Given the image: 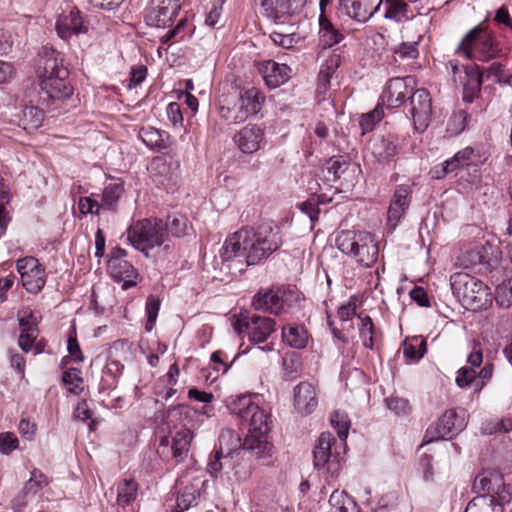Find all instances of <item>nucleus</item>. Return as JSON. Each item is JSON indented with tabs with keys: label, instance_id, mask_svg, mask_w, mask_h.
<instances>
[{
	"label": "nucleus",
	"instance_id": "f257e3e1",
	"mask_svg": "<svg viewBox=\"0 0 512 512\" xmlns=\"http://www.w3.org/2000/svg\"><path fill=\"white\" fill-rule=\"evenodd\" d=\"M281 245L278 229L271 226H261L257 230L246 227L226 239L220 256L229 269L242 273L246 267L268 258Z\"/></svg>",
	"mask_w": 512,
	"mask_h": 512
},
{
	"label": "nucleus",
	"instance_id": "f03ea898",
	"mask_svg": "<svg viewBox=\"0 0 512 512\" xmlns=\"http://www.w3.org/2000/svg\"><path fill=\"white\" fill-rule=\"evenodd\" d=\"M256 396H231L226 406L231 414L241 421L248 423V434L243 442V449L250 452L263 464H269L274 453V446L270 440L272 430L271 415L255 402Z\"/></svg>",
	"mask_w": 512,
	"mask_h": 512
},
{
	"label": "nucleus",
	"instance_id": "7ed1b4c3",
	"mask_svg": "<svg viewBox=\"0 0 512 512\" xmlns=\"http://www.w3.org/2000/svg\"><path fill=\"white\" fill-rule=\"evenodd\" d=\"M36 73L40 89L49 99L64 100L73 94L69 71L62 64L60 53L53 48H42Z\"/></svg>",
	"mask_w": 512,
	"mask_h": 512
},
{
	"label": "nucleus",
	"instance_id": "20e7f679",
	"mask_svg": "<svg viewBox=\"0 0 512 512\" xmlns=\"http://www.w3.org/2000/svg\"><path fill=\"white\" fill-rule=\"evenodd\" d=\"M501 48L495 36L482 24L469 30L461 39L455 53L469 60L489 62L500 57Z\"/></svg>",
	"mask_w": 512,
	"mask_h": 512
},
{
	"label": "nucleus",
	"instance_id": "39448f33",
	"mask_svg": "<svg viewBox=\"0 0 512 512\" xmlns=\"http://www.w3.org/2000/svg\"><path fill=\"white\" fill-rule=\"evenodd\" d=\"M127 239L130 244L138 251H141L145 257H149V250L166 244L168 233L163 220L159 218H145L134 222L127 229Z\"/></svg>",
	"mask_w": 512,
	"mask_h": 512
},
{
	"label": "nucleus",
	"instance_id": "423d86ee",
	"mask_svg": "<svg viewBox=\"0 0 512 512\" xmlns=\"http://www.w3.org/2000/svg\"><path fill=\"white\" fill-rule=\"evenodd\" d=\"M453 294L470 310L486 309L492 303V294L487 285L465 272L450 277Z\"/></svg>",
	"mask_w": 512,
	"mask_h": 512
},
{
	"label": "nucleus",
	"instance_id": "0eeeda50",
	"mask_svg": "<svg viewBox=\"0 0 512 512\" xmlns=\"http://www.w3.org/2000/svg\"><path fill=\"white\" fill-rule=\"evenodd\" d=\"M338 249L363 267H371L378 259L379 248L366 231H342L336 237Z\"/></svg>",
	"mask_w": 512,
	"mask_h": 512
},
{
	"label": "nucleus",
	"instance_id": "6e6552de",
	"mask_svg": "<svg viewBox=\"0 0 512 512\" xmlns=\"http://www.w3.org/2000/svg\"><path fill=\"white\" fill-rule=\"evenodd\" d=\"M234 330L240 335L246 333L253 343H264L276 330L274 319L260 315L240 313L232 322Z\"/></svg>",
	"mask_w": 512,
	"mask_h": 512
},
{
	"label": "nucleus",
	"instance_id": "1a4fd4ad",
	"mask_svg": "<svg viewBox=\"0 0 512 512\" xmlns=\"http://www.w3.org/2000/svg\"><path fill=\"white\" fill-rule=\"evenodd\" d=\"M314 466L317 469H326L332 475L340 469V452L338 443L330 432H323L316 441L314 450Z\"/></svg>",
	"mask_w": 512,
	"mask_h": 512
},
{
	"label": "nucleus",
	"instance_id": "9d476101",
	"mask_svg": "<svg viewBox=\"0 0 512 512\" xmlns=\"http://www.w3.org/2000/svg\"><path fill=\"white\" fill-rule=\"evenodd\" d=\"M466 413L463 409L447 410L434 426H430L426 431L428 442L448 439L460 433L466 427Z\"/></svg>",
	"mask_w": 512,
	"mask_h": 512
},
{
	"label": "nucleus",
	"instance_id": "9b49d317",
	"mask_svg": "<svg viewBox=\"0 0 512 512\" xmlns=\"http://www.w3.org/2000/svg\"><path fill=\"white\" fill-rule=\"evenodd\" d=\"M21 282L27 292L36 294L46 283L45 268L32 256L21 258L16 264Z\"/></svg>",
	"mask_w": 512,
	"mask_h": 512
},
{
	"label": "nucleus",
	"instance_id": "f8f14e48",
	"mask_svg": "<svg viewBox=\"0 0 512 512\" xmlns=\"http://www.w3.org/2000/svg\"><path fill=\"white\" fill-rule=\"evenodd\" d=\"M415 80L412 77L392 78L388 81L383 93L381 94L379 103L387 108H397L401 106L406 99H410L413 93Z\"/></svg>",
	"mask_w": 512,
	"mask_h": 512
},
{
	"label": "nucleus",
	"instance_id": "ddd939ff",
	"mask_svg": "<svg viewBox=\"0 0 512 512\" xmlns=\"http://www.w3.org/2000/svg\"><path fill=\"white\" fill-rule=\"evenodd\" d=\"M410 114L417 131L423 132L431 121L432 100L426 89L413 91L409 99Z\"/></svg>",
	"mask_w": 512,
	"mask_h": 512
},
{
	"label": "nucleus",
	"instance_id": "4468645a",
	"mask_svg": "<svg viewBox=\"0 0 512 512\" xmlns=\"http://www.w3.org/2000/svg\"><path fill=\"white\" fill-rule=\"evenodd\" d=\"M179 9V0H152L146 22L150 26L165 27L176 17Z\"/></svg>",
	"mask_w": 512,
	"mask_h": 512
},
{
	"label": "nucleus",
	"instance_id": "2eb2a0df",
	"mask_svg": "<svg viewBox=\"0 0 512 512\" xmlns=\"http://www.w3.org/2000/svg\"><path fill=\"white\" fill-rule=\"evenodd\" d=\"M107 271L115 281L122 282L123 290H127L137 284L139 274L134 266L125 259L109 258Z\"/></svg>",
	"mask_w": 512,
	"mask_h": 512
},
{
	"label": "nucleus",
	"instance_id": "dca6fc26",
	"mask_svg": "<svg viewBox=\"0 0 512 512\" xmlns=\"http://www.w3.org/2000/svg\"><path fill=\"white\" fill-rule=\"evenodd\" d=\"M382 2L383 0H340V7L350 18L366 22L379 10Z\"/></svg>",
	"mask_w": 512,
	"mask_h": 512
},
{
	"label": "nucleus",
	"instance_id": "f3484780",
	"mask_svg": "<svg viewBox=\"0 0 512 512\" xmlns=\"http://www.w3.org/2000/svg\"><path fill=\"white\" fill-rule=\"evenodd\" d=\"M55 29L60 38L67 40L73 35L86 33L88 23L83 19L79 10L73 9L69 14L61 15L58 18Z\"/></svg>",
	"mask_w": 512,
	"mask_h": 512
},
{
	"label": "nucleus",
	"instance_id": "a211bd4d",
	"mask_svg": "<svg viewBox=\"0 0 512 512\" xmlns=\"http://www.w3.org/2000/svg\"><path fill=\"white\" fill-rule=\"evenodd\" d=\"M258 69L265 84L272 89L283 85L290 78L291 68L286 64H279L273 60L259 63Z\"/></svg>",
	"mask_w": 512,
	"mask_h": 512
},
{
	"label": "nucleus",
	"instance_id": "6ab92c4d",
	"mask_svg": "<svg viewBox=\"0 0 512 512\" xmlns=\"http://www.w3.org/2000/svg\"><path fill=\"white\" fill-rule=\"evenodd\" d=\"M410 197L411 189L409 186L400 185L396 188L387 212L388 223L393 229L408 209Z\"/></svg>",
	"mask_w": 512,
	"mask_h": 512
},
{
	"label": "nucleus",
	"instance_id": "aec40b11",
	"mask_svg": "<svg viewBox=\"0 0 512 512\" xmlns=\"http://www.w3.org/2000/svg\"><path fill=\"white\" fill-rule=\"evenodd\" d=\"M219 115L228 124H239L247 120L237 93L223 94L219 98Z\"/></svg>",
	"mask_w": 512,
	"mask_h": 512
},
{
	"label": "nucleus",
	"instance_id": "412c9836",
	"mask_svg": "<svg viewBox=\"0 0 512 512\" xmlns=\"http://www.w3.org/2000/svg\"><path fill=\"white\" fill-rule=\"evenodd\" d=\"M467 362L471 365L470 367H462L458 370L455 382L460 388H467L473 385L475 389L476 371L483 362V354L480 348H474L473 351L468 355Z\"/></svg>",
	"mask_w": 512,
	"mask_h": 512
},
{
	"label": "nucleus",
	"instance_id": "4be33fe9",
	"mask_svg": "<svg viewBox=\"0 0 512 512\" xmlns=\"http://www.w3.org/2000/svg\"><path fill=\"white\" fill-rule=\"evenodd\" d=\"M294 406L301 414H310L316 408V392L312 384L300 382L294 388Z\"/></svg>",
	"mask_w": 512,
	"mask_h": 512
},
{
	"label": "nucleus",
	"instance_id": "5701e85b",
	"mask_svg": "<svg viewBox=\"0 0 512 512\" xmlns=\"http://www.w3.org/2000/svg\"><path fill=\"white\" fill-rule=\"evenodd\" d=\"M262 130L256 125H247L235 135V142L243 153H253L260 148Z\"/></svg>",
	"mask_w": 512,
	"mask_h": 512
},
{
	"label": "nucleus",
	"instance_id": "b1692460",
	"mask_svg": "<svg viewBox=\"0 0 512 512\" xmlns=\"http://www.w3.org/2000/svg\"><path fill=\"white\" fill-rule=\"evenodd\" d=\"M371 151L380 163H388L398 153L397 138L388 135L375 138L371 143Z\"/></svg>",
	"mask_w": 512,
	"mask_h": 512
},
{
	"label": "nucleus",
	"instance_id": "393cba45",
	"mask_svg": "<svg viewBox=\"0 0 512 512\" xmlns=\"http://www.w3.org/2000/svg\"><path fill=\"white\" fill-rule=\"evenodd\" d=\"M473 153L472 147H466L458 151L452 158L446 160L440 168L435 167L432 171L433 176L440 179L459 168L470 165Z\"/></svg>",
	"mask_w": 512,
	"mask_h": 512
},
{
	"label": "nucleus",
	"instance_id": "a878e982",
	"mask_svg": "<svg viewBox=\"0 0 512 512\" xmlns=\"http://www.w3.org/2000/svg\"><path fill=\"white\" fill-rule=\"evenodd\" d=\"M252 305L256 310H262L275 315L280 314L282 312V304L280 302L279 287L265 292H258L253 298Z\"/></svg>",
	"mask_w": 512,
	"mask_h": 512
},
{
	"label": "nucleus",
	"instance_id": "bb28decb",
	"mask_svg": "<svg viewBox=\"0 0 512 512\" xmlns=\"http://www.w3.org/2000/svg\"><path fill=\"white\" fill-rule=\"evenodd\" d=\"M48 484V480L46 476L38 469H34L31 472L30 479L25 483L23 488L24 495L28 493L35 494L40 489L45 487ZM27 505V501L25 500V496H18L13 503V509L15 512H22Z\"/></svg>",
	"mask_w": 512,
	"mask_h": 512
},
{
	"label": "nucleus",
	"instance_id": "cd10ccee",
	"mask_svg": "<svg viewBox=\"0 0 512 512\" xmlns=\"http://www.w3.org/2000/svg\"><path fill=\"white\" fill-rule=\"evenodd\" d=\"M240 104L243 105L244 113L247 119L256 115L262 109L265 96L257 89L250 88L237 94Z\"/></svg>",
	"mask_w": 512,
	"mask_h": 512
},
{
	"label": "nucleus",
	"instance_id": "c85d7f7f",
	"mask_svg": "<svg viewBox=\"0 0 512 512\" xmlns=\"http://www.w3.org/2000/svg\"><path fill=\"white\" fill-rule=\"evenodd\" d=\"M283 342L295 349H303L308 343V332L302 325L289 324L281 331Z\"/></svg>",
	"mask_w": 512,
	"mask_h": 512
},
{
	"label": "nucleus",
	"instance_id": "c756f323",
	"mask_svg": "<svg viewBox=\"0 0 512 512\" xmlns=\"http://www.w3.org/2000/svg\"><path fill=\"white\" fill-rule=\"evenodd\" d=\"M496 485H502V474L487 470L476 476L473 483V491L482 495H492Z\"/></svg>",
	"mask_w": 512,
	"mask_h": 512
},
{
	"label": "nucleus",
	"instance_id": "7c9ffc66",
	"mask_svg": "<svg viewBox=\"0 0 512 512\" xmlns=\"http://www.w3.org/2000/svg\"><path fill=\"white\" fill-rule=\"evenodd\" d=\"M17 123L24 130H34L41 126L44 120V113L36 106H25L16 115Z\"/></svg>",
	"mask_w": 512,
	"mask_h": 512
},
{
	"label": "nucleus",
	"instance_id": "2f4dec72",
	"mask_svg": "<svg viewBox=\"0 0 512 512\" xmlns=\"http://www.w3.org/2000/svg\"><path fill=\"white\" fill-rule=\"evenodd\" d=\"M319 27V40L324 48L332 47L342 41L343 34L332 25L324 14L319 17Z\"/></svg>",
	"mask_w": 512,
	"mask_h": 512
},
{
	"label": "nucleus",
	"instance_id": "473e14b6",
	"mask_svg": "<svg viewBox=\"0 0 512 512\" xmlns=\"http://www.w3.org/2000/svg\"><path fill=\"white\" fill-rule=\"evenodd\" d=\"M193 434L189 429L183 428L176 432L172 439V455L177 461H183L189 451Z\"/></svg>",
	"mask_w": 512,
	"mask_h": 512
},
{
	"label": "nucleus",
	"instance_id": "72a5a7b5",
	"mask_svg": "<svg viewBox=\"0 0 512 512\" xmlns=\"http://www.w3.org/2000/svg\"><path fill=\"white\" fill-rule=\"evenodd\" d=\"M465 512H504V508L496 504L495 496L479 495L468 503Z\"/></svg>",
	"mask_w": 512,
	"mask_h": 512
},
{
	"label": "nucleus",
	"instance_id": "f704fd0d",
	"mask_svg": "<svg viewBox=\"0 0 512 512\" xmlns=\"http://www.w3.org/2000/svg\"><path fill=\"white\" fill-rule=\"evenodd\" d=\"M164 135V132L152 126L142 127L138 132L139 139H141L142 142L150 149L156 150L166 148Z\"/></svg>",
	"mask_w": 512,
	"mask_h": 512
},
{
	"label": "nucleus",
	"instance_id": "c9c22d12",
	"mask_svg": "<svg viewBox=\"0 0 512 512\" xmlns=\"http://www.w3.org/2000/svg\"><path fill=\"white\" fill-rule=\"evenodd\" d=\"M464 78L461 84L464 88L470 89L472 92H480L483 83L484 72L477 65H467L463 67Z\"/></svg>",
	"mask_w": 512,
	"mask_h": 512
},
{
	"label": "nucleus",
	"instance_id": "e433bc0d",
	"mask_svg": "<svg viewBox=\"0 0 512 512\" xmlns=\"http://www.w3.org/2000/svg\"><path fill=\"white\" fill-rule=\"evenodd\" d=\"M329 504L333 512H354L357 508L355 501L345 491L339 490L330 495Z\"/></svg>",
	"mask_w": 512,
	"mask_h": 512
},
{
	"label": "nucleus",
	"instance_id": "4c0bfd02",
	"mask_svg": "<svg viewBox=\"0 0 512 512\" xmlns=\"http://www.w3.org/2000/svg\"><path fill=\"white\" fill-rule=\"evenodd\" d=\"M341 62V57L335 52L329 53L324 63L321 64L318 74L319 85L326 87L330 83V79L337 70Z\"/></svg>",
	"mask_w": 512,
	"mask_h": 512
},
{
	"label": "nucleus",
	"instance_id": "58836bf2",
	"mask_svg": "<svg viewBox=\"0 0 512 512\" xmlns=\"http://www.w3.org/2000/svg\"><path fill=\"white\" fill-rule=\"evenodd\" d=\"M481 255V266L486 270L496 268L501 261V251L498 247L486 243L485 245H478Z\"/></svg>",
	"mask_w": 512,
	"mask_h": 512
},
{
	"label": "nucleus",
	"instance_id": "ea45409f",
	"mask_svg": "<svg viewBox=\"0 0 512 512\" xmlns=\"http://www.w3.org/2000/svg\"><path fill=\"white\" fill-rule=\"evenodd\" d=\"M138 484L133 479L123 480L117 487V503L129 505L137 497Z\"/></svg>",
	"mask_w": 512,
	"mask_h": 512
},
{
	"label": "nucleus",
	"instance_id": "a19ab883",
	"mask_svg": "<svg viewBox=\"0 0 512 512\" xmlns=\"http://www.w3.org/2000/svg\"><path fill=\"white\" fill-rule=\"evenodd\" d=\"M21 334L18 339V345L24 352H29L34 345L36 339V330L29 325V321L24 317L19 319Z\"/></svg>",
	"mask_w": 512,
	"mask_h": 512
},
{
	"label": "nucleus",
	"instance_id": "79ce46f5",
	"mask_svg": "<svg viewBox=\"0 0 512 512\" xmlns=\"http://www.w3.org/2000/svg\"><path fill=\"white\" fill-rule=\"evenodd\" d=\"M359 323V336L362 340L363 346L368 349H372L374 346V325L372 319L362 314L358 315Z\"/></svg>",
	"mask_w": 512,
	"mask_h": 512
},
{
	"label": "nucleus",
	"instance_id": "37998d69",
	"mask_svg": "<svg viewBox=\"0 0 512 512\" xmlns=\"http://www.w3.org/2000/svg\"><path fill=\"white\" fill-rule=\"evenodd\" d=\"M426 353V341L415 339L411 342H405L403 345L404 357L410 362L419 361Z\"/></svg>",
	"mask_w": 512,
	"mask_h": 512
},
{
	"label": "nucleus",
	"instance_id": "c03bdc74",
	"mask_svg": "<svg viewBox=\"0 0 512 512\" xmlns=\"http://www.w3.org/2000/svg\"><path fill=\"white\" fill-rule=\"evenodd\" d=\"M330 422L331 425L337 430V434L340 439L339 445H342L347 438L348 430L350 427L347 414L345 412L335 411L330 417Z\"/></svg>",
	"mask_w": 512,
	"mask_h": 512
},
{
	"label": "nucleus",
	"instance_id": "a18cd8bd",
	"mask_svg": "<svg viewBox=\"0 0 512 512\" xmlns=\"http://www.w3.org/2000/svg\"><path fill=\"white\" fill-rule=\"evenodd\" d=\"M385 18L400 22L407 18V4L403 0H386Z\"/></svg>",
	"mask_w": 512,
	"mask_h": 512
},
{
	"label": "nucleus",
	"instance_id": "49530a36",
	"mask_svg": "<svg viewBox=\"0 0 512 512\" xmlns=\"http://www.w3.org/2000/svg\"><path fill=\"white\" fill-rule=\"evenodd\" d=\"M484 72L487 78H495L500 84H511L512 75L506 71L504 65L499 62H493Z\"/></svg>",
	"mask_w": 512,
	"mask_h": 512
},
{
	"label": "nucleus",
	"instance_id": "de8ad7c7",
	"mask_svg": "<svg viewBox=\"0 0 512 512\" xmlns=\"http://www.w3.org/2000/svg\"><path fill=\"white\" fill-rule=\"evenodd\" d=\"M383 116L384 113L380 104H378L372 111L363 114L360 119V126L363 133L372 131Z\"/></svg>",
	"mask_w": 512,
	"mask_h": 512
},
{
	"label": "nucleus",
	"instance_id": "09e8293b",
	"mask_svg": "<svg viewBox=\"0 0 512 512\" xmlns=\"http://www.w3.org/2000/svg\"><path fill=\"white\" fill-rule=\"evenodd\" d=\"M166 226V232L170 233L175 237H182L187 234L188 221L186 217L182 215H175L172 218H168V222H164Z\"/></svg>",
	"mask_w": 512,
	"mask_h": 512
},
{
	"label": "nucleus",
	"instance_id": "8fccbe9b",
	"mask_svg": "<svg viewBox=\"0 0 512 512\" xmlns=\"http://www.w3.org/2000/svg\"><path fill=\"white\" fill-rule=\"evenodd\" d=\"M458 263L461 267L465 269L474 268L478 265L481 266V255L479 252V246H474L463 252L458 257Z\"/></svg>",
	"mask_w": 512,
	"mask_h": 512
},
{
	"label": "nucleus",
	"instance_id": "3c124183",
	"mask_svg": "<svg viewBox=\"0 0 512 512\" xmlns=\"http://www.w3.org/2000/svg\"><path fill=\"white\" fill-rule=\"evenodd\" d=\"M495 300L501 307L508 308L512 305V279L504 281L497 287Z\"/></svg>",
	"mask_w": 512,
	"mask_h": 512
},
{
	"label": "nucleus",
	"instance_id": "603ef678",
	"mask_svg": "<svg viewBox=\"0 0 512 512\" xmlns=\"http://www.w3.org/2000/svg\"><path fill=\"white\" fill-rule=\"evenodd\" d=\"M124 191L122 183H110L104 188L102 200L109 208L113 207Z\"/></svg>",
	"mask_w": 512,
	"mask_h": 512
},
{
	"label": "nucleus",
	"instance_id": "864d4df0",
	"mask_svg": "<svg viewBox=\"0 0 512 512\" xmlns=\"http://www.w3.org/2000/svg\"><path fill=\"white\" fill-rule=\"evenodd\" d=\"M159 309H160V300L157 297L150 295L147 298L146 307H145L146 314H147V323H146L147 331L152 330L153 325L156 322Z\"/></svg>",
	"mask_w": 512,
	"mask_h": 512
},
{
	"label": "nucleus",
	"instance_id": "5fc2aeb1",
	"mask_svg": "<svg viewBox=\"0 0 512 512\" xmlns=\"http://www.w3.org/2000/svg\"><path fill=\"white\" fill-rule=\"evenodd\" d=\"M282 311L285 307H292L300 301V293L295 287H279Z\"/></svg>",
	"mask_w": 512,
	"mask_h": 512
},
{
	"label": "nucleus",
	"instance_id": "6e6d98bb",
	"mask_svg": "<svg viewBox=\"0 0 512 512\" xmlns=\"http://www.w3.org/2000/svg\"><path fill=\"white\" fill-rule=\"evenodd\" d=\"M229 458V454L224 455L222 449L215 451L213 457L210 458L207 464V472L212 476L216 477L222 470L224 464Z\"/></svg>",
	"mask_w": 512,
	"mask_h": 512
},
{
	"label": "nucleus",
	"instance_id": "4d7b16f0",
	"mask_svg": "<svg viewBox=\"0 0 512 512\" xmlns=\"http://www.w3.org/2000/svg\"><path fill=\"white\" fill-rule=\"evenodd\" d=\"M393 53L400 59H415L418 54V43L417 42H403L393 49Z\"/></svg>",
	"mask_w": 512,
	"mask_h": 512
},
{
	"label": "nucleus",
	"instance_id": "13d9d810",
	"mask_svg": "<svg viewBox=\"0 0 512 512\" xmlns=\"http://www.w3.org/2000/svg\"><path fill=\"white\" fill-rule=\"evenodd\" d=\"M62 381L65 385L69 386L71 392L77 393V389H80V384L82 383L80 371L77 368L66 370L62 375Z\"/></svg>",
	"mask_w": 512,
	"mask_h": 512
},
{
	"label": "nucleus",
	"instance_id": "bf43d9fd",
	"mask_svg": "<svg viewBox=\"0 0 512 512\" xmlns=\"http://www.w3.org/2000/svg\"><path fill=\"white\" fill-rule=\"evenodd\" d=\"M349 168V164L341 157H334L327 163V172L333 176V179H339Z\"/></svg>",
	"mask_w": 512,
	"mask_h": 512
},
{
	"label": "nucleus",
	"instance_id": "052dcab7",
	"mask_svg": "<svg viewBox=\"0 0 512 512\" xmlns=\"http://www.w3.org/2000/svg\"><path fill=\"white\" fill-rule=\"evenodd\" d=\"M17 75V69L11 62L0 60V85L11 83Z\"/></svg>",
	"mask_w": 512,
	"mask_h": 512
},
{
	"label": "nucleus",
	"instance_id": "680f3d73",
	"mask_svg": "<svg viewBox=\"0 0 512 512\" xmlns=\"http://www.w3.org/2000/svg\"><path fill=\"white\" fill-rule=\"evenodd\" d=\"M307 0H278V7L283 14L299 13Z\"/></svg>",
	"mask_w": 512,
	"mask_h": 512
},
{
	"label": "nucleus",
	"instance_id": "e2e57ef3",
	"mask_svg": "<svg viewBox=\"0 0 512 512\" xmlns=\"http://www.w3.org/2000/svg\"><path fill=\"white\" fill-rule=\"evenodd\" d=\"M18 447V439L15 434L11 432L0 434V452L9 454Z\"/></svg>",
	"mask_w": 512,
	"mask_h": 512
},
{
	"label": "nucleus",
	"instance_id": "0e129e2a",
	"mask_svg": "<svg viewBox=\"0 0 512 512\" xmlns=\"http://www.w3.org/2000/svg\"><path fill=\"white\" fill-rule=\"evenodd\" d=\"M166 113L169 121L172 123L174 127H182L183 115L180 104L176 102L169 103L166 108Z\"/></svg>",
	"mask_w": 512,
	"mask_h": 512
},
{
	"label": "nucleus",
	"instance_id": "69168bd1",
	"mask_svg": "<svg viewBox=\"0 0 512 512\" xmlns=\"http://www.w3.org/2000/svg\"><path fill=\"white\" fill-rule=\"evenodd\" d=\"M492 495L495 496L496 504L501 505L502 508L505 504L510 503L512 496L509 491V486L505 484L503 477L502 485H496L495 490L492 491Z\"/></svg>",
	"mask_w": 512,
	"mask_h": 512
},
{
	"label": "nucleus",
	"instance_id": "338daca9",
	"mask_svg": "<svg viewBox=\"0 0 512 512\" xmlns=\"http://www.w3.org/2000/svg\"><path fill=\"white\" fill-rule=\"evenodd\" d=\"M387 407L396 414H406L409 410L408 400L400 397H390L386 399Z\"/></svg>",
	"mask_w": 512,
	"mask_h": 512
},
{
	"label": "nucleus",
	"instance_id": "774afa93",
	"mask_svg": "<svg viewBox=\"0 0 512 512\" xmlns=\"http://www.w3.org/2000/svg\"><path fill=\"white\" fill-rule=\"evenodd\" d=\"M271 40L278 46L285 49H290L297 42L294 34H283L280 32H272L270 35Z\"/></svg>",
	"mask_w": 512,
	"mask_h": 512
}]
</instances>
